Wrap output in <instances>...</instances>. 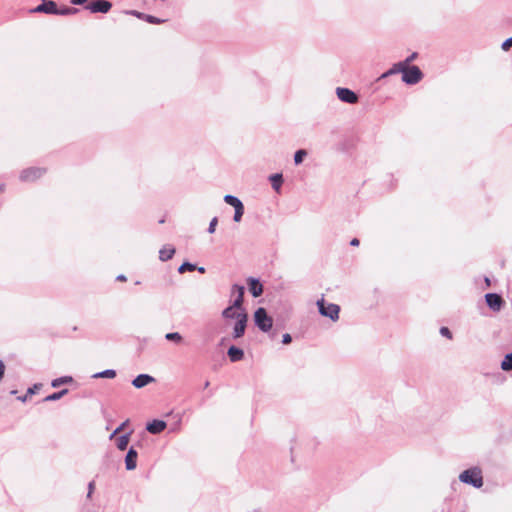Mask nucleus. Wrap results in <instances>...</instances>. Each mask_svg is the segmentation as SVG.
Here are the masks:
<instances>
[{
	"mask_svg": "<svg viewBox=\"0 0 512 512\" xmlns=\"http://www.w3.org/2000/svg\"><path fill=\"white\" fill-rule=\"evenodd\" d=\"M235 291H237L238 297L233 300L230 306H228L222 311V317L224 319L238 320L241 314H247L242 308L244 298V286L237 284L233 285L232 292L234 293Z\"/></svg>",
	"mask_w": 512,
	"mask_h": 512,
	"instance_id": "f257e3e1",
	"label": "nucleus"
},
{
	"mask_svg": "<svg viewBox=\"0 0 512 512\" xmlns=\"http://www.w3.org/2000/svg\"><path fill=\"white\" fill-rule=\"evenodd\" d=\"M459 479L461 482L471 484L476 488H480L483 485L481 471L477 468L463 471L460 474Z\"/></svg>",
	"mask_w": 512,
	"mask_h": 512,
	"instance_id": "f03ea898",
	"label": "nucleus"
},
{
	"mask_svg": "<svg viewBox=\"0 0 512 512\" xmlns=\"http://www.w3.org/2000/svg\"><path fill=\"white\" fill-rule=\"evenodd\" d=\"M402 81L408 85H414L423 78V73L418 66H404L402 70Z\"/></svg>",
	"mask_w": 512,
	"mask_h": 512,
	"instance_id": "7ed1b4c3",
	"label": "nucleus"
},
{
	"mask_svg": "<svg viewBox=\"0 0 512 512\" xmlns=\"http://www.w3.org/2000/svg\"><path fill=\"white\" fill-rule=\"evenodd\" d=\"M254 321L256 326L263 332H268L273 325V319L267 314L262 307L258 308L254 313Z\"/></svg>",
	"mask_w": 512,
	"mask_h": 512,
	"instance_id": "20e7f679",
	"label": "nucleus"
},
{
	"mask_svg": "<svg viewBox=\"0 0 512 512\" xmlns=\"http://www.w3.org/2000/svg\"><path fill=\"white\" fill-rule=\"evenodd\" d=\"M317 306L322 316L328 317L333 321L339 318L340 307L338 305L333 303L326 304L322 298L317 301Z\"/></svg>",
	"mask_w": 512,
	"mask_h": 512,
	"instance_id": "39448f33",
	"label": "nucleus"
},
{
	"mask_svg": "<svg viewBox=\"0 0 512 512\" xmlns=\"http://www.w3.org/2000/svg\"><path fill=\"white\" fill-rule=\"evenodd\" d=\"M224 201L227 204L234 207L235 211H234L233 220L235 222H240L241 218L243 216V213H244V206H243V203L240 201V199L233 195H226L224 197Z\"/></svg>",
	"mask_w": 512,
	"mask_h": 512,
	"instance_id": "423d86ee",
	"label": "nucleus"
},
{
	"mask_svg": "<svg viewBox=\"0 0 512 512\" xmlns=\"http://www.w3.org/2000/svg\"><path fill=\"white\" fill-rule=\"evenodd\" d=\"M111 8L112 3L107 0H94L85 6L91 13H108Z\"/></svg>",
	"mask_w": 512,
	"mask_h": 512,
	"instance_id": "0eeeda50",
	"label": "nucleus"
},
{
	"mask_svg": "<svg viewBox=\"0 0 512 512\" xmlns=\"http://www.w3.org/2000/svg\"><path fill=\"white\" fill-rule=\"evenodd\" d=\"M45 173V169L39 168V167H30L27 169H24L20 173V180L24 182H32L40 177H42Z\"/></svg>",
	"mask_w": 512,
	"mask_h": 512,
	"instance_id": "6e6552de",
	"label": "nucleus"
},
{
	"mask_svg": "<svg viewBox=\"0 0 512 512\" xmlns=\"http://www.w3.org/2000/svg\"><path fill=\"white\" fill-rule=\"evenodd\" d=\"M34 13L57 15L58 7L52 0H41V4L31 10Z\"/></svg>",
	"mask_w": 512,
	"mask_h": 512,
	"instance_id": "1a4fd4ad",
	"label": "nucleus"
},
{
	"mask_svg": "<svg viewBox=\"0 0 512 512\" xmlns=\"http://www.w3.org/2000/svg\"><path fill=\"white\" fill-rule=\"evenodd\" d=\"M336 94L342 102H345L348 104H354L358 101L357 94L348 88L338 87L336 89Z\"/></svg>",
	"mask_w": 512,
	"mask_h": 512,
	"instance_id": "9d476101",
	"label": "nucleus"
},
{
	"mask_svg": "<svg viewBox=\"0 0 512 512\" xmlns=\"http://www.w3.org/2000/svg\"><path fill=\"white\" fill-rule=\"evenodd\" d=\"M247 321H248L247 314H241L239 316V319L236 320V323L233 327V338L234 339H238L244 335L246 326H247Z\"/></svg>",
	"mask_w": 512,
	"mask_h": 512,
	"instance_id": "9b49d317",
	"label": "nucleus"
},
{
	"mask_svg": "<svg viewBox=\"0 0 512 512\" xmlns=\"http://www.w3.org/2000/svg\"><path fill=\"white\" fill-rule=\"evenodd\" d=\"M485 299H486L487 305L493 311H499L502 308L503 304H504V301L501 298V296L498 295V294H495V293H488V294H486L485 295Z\"/></svg>",
	"mask_w": 512,
	"mask_h": 512,
	"instance_id": "f8f14e48",
	"label": "nucleus"
},
{
	"mask_svg": "<svg viewBox=\"0 0 512 512\" xmlns=\"http://www.w3.org/2000/svg\"><path fill=\"white\" fill-rule=\"evenodd\" d=\"M137 457H138L137 451L133 447H131L128 450L127 455L125 457V465H126L127 470H134L136 468Z\"/></svg>",
	"mask_w": 512,
	"mask_h": 512,
	"instance_id": "ddd939ff",
	"label": "nucleus"
},
{
	"mask_svg": "<svg viewBox=\"0 0 512 512\" xmlns=\"http://www.w3.org/2000/svg\"><path fill=\"white\" fill-rule=\"evenodd\" d=\"M154 380L155 379L148 374H140L132 381V385L135 388H143L146 385L154 382Z\"/></svg>",
	"mask_w": 512,
	"mask_h": 512,
	"instance_id": "4468645a",
	"label": "nucleus"
},
{
	"mask_svg": "<svg viewBox=\"0 0 512 512\" xmlns=\"http://www.w3.org/2000/svg\"><path fill=\"white\" fill-rule=\"evenodd\" d=\"M166 422L163 420H153L147 424V431L151 434H159L166 428Z\"/></svg>",
	"mask_w": 512,
	"mask_h": 512,
	"instance_id": "2eb2a0df",
	"label": "nucleus"
},
{
	"mask_svg": "<svg viewBox=\"0 0 512 512\" xmlns=\"http://www.w3.org/2000/svg\"><path fill=\"white\" fill-rule=\"evenodd\" d=\"M249 290L254 297H259L263 293V286L259 280L255 278H249Z\"/></svg>",
	"mask_w": 512,
	"mask_h": 512,
	"instance_id": "dca6fc26",
	"label": "nucleus"
},
{
	"mask_svg": "<svg viewBox=\"0 0 512 512\" xmlns=\"http://www.w3.org/2000/svg\"><path fill=\"white\" fill-rule=\"evenodd\" d=\"M175 254V248L171 245L163 246L159 251V258L161 261H167Z\"/></svg>",
	"mask_w": 512,
	"mask_h": 512,
	"instance_id": "f3484780",
	"label": "nucleus"
},
{
	"mask_svg": "<svg viewBox=\"0 0 512 512\" xmlns=\"http://www.w3.org/2000/svg\"><path fill=\"white\" fill-rule=\"evenodd\" d=\"M227 354L232 362L240 361L244 357L243 350L236 346H231Z\"/></svg>",
	"mask_w": 512,
	"mask_h": 512,
	"instance_id": "a211bd4d",
	"label": "nucleus"
},
{
	"mask_svg": "<svg viewBox=\"0 0 512 512\" xmlns=\"http://www.w3.org/2000/svg\"><path fill=\"white\" fill-rule=\"evenodd\" d=\"M269 180L271 182L272 188L279 193L281 190V186L283 183V176L280 173L273 174L269 177Z\"/></svg>",
	"mask_w": 512,
	"mask_h": 512,
	"instance_id": "6ab92c4d",
	"label": "nucleus"
},
{
	"mask_svg": "<svg viewBox=\"0 0 512 512\" xmlns=\"http://www.w3.org/2000/svg\"><path fill=\"white\" fill-rule=\"evenodd\" d=\"M404 66L398 62V63H395L393 64V66L387 70L386 72H384L380 77L379 79H384V78H387L391 75H394V74H397V73H401L402 70H403Z\"/></svg>",
	"mask_w": 512,
	"mask_h": 512,
	"instance_id": "aec40b11",
	"label": "nucleus"
},
{
	"mask_svg": "<svg viewBox=\"0 0 512 512\" xmlns=\"http://www.w3.org/2000/svg\"><path fill=\"white\" fill-rule=\"evenodd\" d=\"M116 377V371L113 369H107L102 372L93 375V378H108L113 379Z\"/></svg>",
	"mask_w": 512,
	"mask_h": 512,
	"instance_id": "412c9836",
	"label": "nucleus"
},
{
	"mask_svg": "<svg viewBox=\"0 0 512 512\" xmlns=\"http://www.w3.org/2000/svg\"><path fill=\"white\" fill-rule=\"evenodd\" d=\"M501 369L503 371L512 370V353L505 355L504 359L501 362Z\"/></svg>",
	"mask_w": 512,
	"mask_h": 512,
	"instance_id": "4be33fe9",
	"label": "nucleus"
},
{
	"mask_svg": "<svg viewBox=\"0 0 512 512\" xmlns=\"http://www.w3.org/2000/svg\"><path fill=\"white\" fill-rule=\"evenodd\" d=\"M129 444V434L122 435L117 439V448L119 450H125Z\"/></svg>",
	"mask_w": 512,
	"mask_h": 512,
	"instance_id": "5701e85b",
	"label": "nucleus"
},
{
	"mask_svg": "<svg viewBox=\"0 0 512 512\" xmlns=\"http://www.w3.org/2000/svg\"><path fill=\"white\" fill-rule=\"evenodd\" d=\"M68 393V389H63L59 392H55L51 395H48L47 397L44 398V401L45 402H49V401H56V400H59L60 398H62L65 394Z\"/></svg>",
	"mask_w": 512,
	"mask_h": 512,
	"instance_id": "b1692460",
	"label": "nucleus"
},
{
	"mask_svg": "<svg viewBox=\"0 0 512 512\" xmlns=\"http://www.w3.org/2000/svg\"><path fill=\"white\" fill-rule=\"evenodd\" d=\"M72 380H73L72 377L64 376V377H60V378L54 379L52 381L51 385H52V387L57 388V387H60L63 384H67V383L72 382Z\"/></svg>",
	"mask_w": 512,
	"mask_h": 512,
	"instance_id": "393cba45",
	"label": "nucleus"
},
{
	"mask_svg": "<svg viewBox=\"0 0 512 512\" xmlns=\"http://www.w3.org/2000/svg\"><path fill=\"white\" fill-rule=\"evenodd\" d=\"M77 12H78L77 8L63 7V8H58L57 15H73V14H76Z\"/></svg>",
	"mask_w": 512,
	"mask_h": 512,
	"instance_id": "a878e982",
	"label": "nucleus"
},
{
	"mask_svg": "<svg viewBox=\"0 0 512 512\" xmlns=\"http://www.w3.org/2000/svg\"><path fill=\"white\" fill-rule=\"evenodd\" d=\"M165 338L168 340V341H173V342H176V343H181L182 341V336L178 333V332H170V333H167L165 335Z\"/></svg>",
	"mask_w": 512,
	"mask_h": 512,
	"instance_id": "bb28decb",
	"label": "nucleus"
},
{
	"mask_svg": "<svg viewBox=\"0 0 512 512\" xmlns=\"http://www.w3.org/2000/svg\"><path fill=\"white\" fill-rule=\"evenodd\" d=\"M196 269V265L191 264L189 262H184L180 267L178 268L179 273H185L186 271H194Z\"/></svg>",
	"mask_w": 512,
	"mask_h": 512,
	"instance_id": "cd10ccee",
	"label": "nucleus"
},
{
	"mask_svg": "<svg viewBox=\"0 0 512 512\" xmlns=\"http://www.w3.org/2000/svg\"><path fill=\"white\" fill-rule=\"evenodd\" d=\"M306 155H307V152L303 149L296 151V153L294 155L295 164L296 165L300 164Z\"/></svg>",
	"mask_w": 512,
	"mask_h": 512,
	"instance_id": "c85d7f7f",
	"label": "nucleus"
},
{
	"mask_svg": "<svg viewBox=\"0 0 512 512\" xmlns=\"http://www.w3.org/2000/svg\"><path fill=\"white\" fill-rule=\"evenodd\" d=\"M145 21L150 23V24H161V23L165 22L164 19H160V18H157L155 16L148 15V14L145 16Z\"/></svg>",
	"mask_w": 512,
	"mask_h": 512,
	"instance_id": "c756f323",
	"label": "nucleus"
},
{
	"mask_svg": "<svg viewBox=\"0 0 512 512\" xmlns=\"http://www.w3.org/2000/svg\"><path fill=\"white\" fill-rule=\"evenodd\" d=\"M417 55L418 54L416 52H414L410 56H408L404 61H401L400 63L403 66H409V64L417 58Z\"/></svg>",
	"mask_w": 512,
	"mask_h": 512,
	"instance_id": "7c9ffc66",
	"label": "nucleus"
},
{
	"mask_svg": "<svg viewBox=\"0 0 512 512\" xmlns=\"http://www.w3.org/2000/svg\"><path fill=\"white\" fill-rule=\"evenodd\" d=\"M40 385H34L33 387L29 388L28 391H27V394L22 398V401H25L27 399L28 396L32 395L35 393V391L37 389H39Z\"/></svg>",
	"mask_w": 512,
	"mask_h": 512,
	"instance_id": "2f4dec72",
	"label": "nucleus"
},
{
	"mask_svg": "<svg viewBox=\"0 0 512 512\" xmlns=\"http://www.w3.org/2000/svg\"><path fill=\"white\" fill-rule=\"evenodd\" d=\"M512 47V37L506 39L502 45H501V48L504 50V51H507L509 50V48Z\"/></svg>",
	"mask_w": 512,
	"mask_h": 512,
	"instance_id": "473e14b6",
	"label": "nucleus"
},
{
	"mask_svg": "<svg viewBox=\"0 0 512 512\" xmlns=\"http://www.w3.org/2000/svg\"><path fill=\"white\" fill-rule=\"evenodd\" d=\"M128 421L123 422L119 427H117L114 432L110 435V439H112L116 434L120 433L124 427L126 426Z\"/></svg>",
	"mask_w": 512,
	"mask_h": 512,
	"instance_id": "72a5a7b5",
	"label": "nucleus"
},
{
	"mask_svg": "<svg viewBox=\"0 0 512 512\" xmlns=\"http://www.w3.org/2000/svg\"><path fill=\"white\" fill-rule=\"evenodd\" d=\"M440 333H441V335H443V336H445V337H447L449 339L452 338V334H451L450 330L447 327H442L440 329Z\"/></svg>",
	"mask_w": 512,
	"mask_h": 512,
	"instance_id": "f704fd0d",
	"label": "nucleus"
},
{
	"mask_svg": "<svg viewBox=\"0 0 512 512\" xmlns=\"http://www.w3.org/2000/svg\"><path fill=\"white\" fill-rule=\"evenodd\" d=\"M129 13H130V14H132V15H134V16H136V17H137V18H139V19H142V20H145V16L147 15V14H145V13L138 12V11H136V10L130 11Z\"/></svg>",
	"mask_w": 512,
	"mask_h": 512,
	"instance_id": "c9c22d12",
	"label": "nucleus"
},
{
	"mask_svg": "<svg viewBox=\"0 0 512 512\" xmlns=\"http://www.w3.org/2000/svg\"><path fill=\"white\" fill-rule=\"evenodd\" d=\"M291 341H292V337L290 334L286 333L283 335V339H282L283 344H289V343H291Z\"/></svg>",
	"mask_w": 512,
	"mask_h": 512,
	"instance_id": "e433bc0d",
	"label": "nucleus"
},
{
	"mask_svg": "<svg viewBox=\"0 0 512 512\" xmlns=\"http://www.w3.org/2000/svg\"><path fill=\"white\" fill-rule=\"evenodd\" d=\"M94 487H95V484L94 482H90L89 485H88V494H87V497L90 498L93 491H94Z\"/></svg>",
	"mask_w": 512,
	"mask_h": 512,
	"instance_id": "4c0bfd02",
	"label": "nucleus"
},
{
	"mask_svg": "<svg viewBox=\"0 0 512 512\" xmlns=\"http://www.w3.org/2000/svg\"><path fill=\"white\" fill-rule=\"evenodd\" d=\"M4 373H5V365L4 363L0 360V381L2 380L3 376H4Z\"/></svg>",
	"mask_w": 512,
	"mask_h": 512,
	"instance_id": "58836bf2",
	"label": "nucleus"
},
{
	"mask_svg": "<svg viewBox=\"0 0 512 512\" xmlns=\"http://www.w3.org/2000/svg\"><path fill=\"white\" fill-rule=\"evenodd\" d=\"M70 2L74 5H82L87 2V0H70Z\"/></svg>",
	"mask_w": 512,
	"mask_h": 512,
	"instance_id": "ea45409f",
	"label": "nucleus"
},
{
	"mask_svg": "<svg viewBox=\"0 0 512 512\" xmlns=\"http://www.w3.org/2000/svg\"><path fill=\"white\" fill-rule=\"evenodd\" d=\"M350 244H351L352 246H358V245H359V240H358L357 238H354V239H352V241L350 242Z\"/></svg>",
	"mask_w": 512,
	"mask_h": 512,
	"instance_id": "a19ab883",
	"label": "nucleus"
},
{
	"mask_svg": "<svg viewBox=\"0 0 512 512\" xmlns=\"http://www.w3.org/2000/svg\"><path fill=\"white\" fill-rule=\"evenodd\" d=\"M216 226H209L208 233L213 234L215 232Z\"/></svg>",
	"mask_w": 512,
	"mask_h": 512,
	"instance_id": "79ce46f5",
	"label": "nucleus"
},
{
	"mask_svg": "<svg viewBox=\"0 0 512 512\" xmlns=\"http://www.w3.org/2000/svg\"><path fill=\"white\" fill-rule=\"evenodd\" d=\"M209 224H218V218H217V217H213V218L210 220Z\"/></svg>",
	"mask_w": 512,
	"mask_h": 512,
	"instance_id": "37998d69",
	"label": "nucleus"
},
{
	"mask_svg": "<svg viewBox=\"0 0 512 512\" xmlns=\"http://www.w3.org/2000/svg\"><path fill=\"white\" fill-rule=\"evenodd\" d=\"M117 280H119V281H125V280H126V277H125L124 275H122V274H121V275L117 276Z\"/></svg>",
	"mask_w": 512,
	"mask_h": 512,
	"instance_id": "c03bdc74",
	"label": "nucleus"
},
{
	"mask_svg": "<svg viewBox=\"0 0 512 512\" xmlns=\"http://www.w3.org/2000/svg\"><path fill=\"white\" fill-rule=\"evenodd\" d=\"M196 269L200 272V273H204L205 272V268L204 267H196Z\"/></svg>",
	"mask_w": 512,
	"mask_h": 512,
	"instance_id": "a18cd8bd",
	"label": "nucleus"
},
{
	"mask_svg": "<svg viewBox=\"0 0 512 512\" xmlns=\"http://www.w3.org/2000/svg\"><path fill=\"white\" fill-rule=\"evenodd\" d=\"M231 294H232V296H235V298H237V297H238V293H237V291H235L234 293L231 291Z\"/></svg>",
	"mask_w": 512,
	"mask_h": 512,
	"instance_id": "49530a36",
	"label": "nucleus"
}]
</instances>
